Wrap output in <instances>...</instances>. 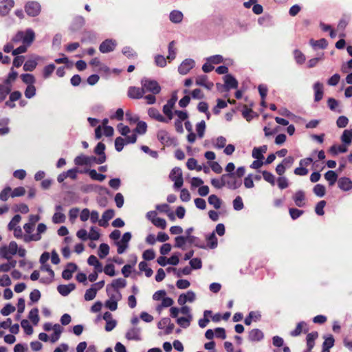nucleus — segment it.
I'll return each mask as SVG.
<instances>
[{"instance_id": "obj_14", "label": "nucleus", "mask_w": 352, "mask_h": 352, "mask_svg": "<svg viewBox=\"0 0 352 352\" xmlns=\"http://www.w3.org/2000/svg\"><path fill=\"white\" fill-rule=\"evenodd\" d=\"M78 266L74 263H68L62 272V277L65 280H69L72 278V274L77 270Z\"/></svg>"}, {"instance_id": "obj_15", "label": "nucleus", "mask_w": 352, "mask_h": 352, "mask_svg": "<svg viewBox=\"0 0 352 352\" xmlns=\"http://www.w3.org/2000/svg\"><path fill=\"white\" fill-rule=\"evenodd\" d=\"M264 338V333L258 329H253L248 333V340L250 342H260Z\"/></svg>"}, {"instance_id": "obj_8", "label": "nucleus", "mask_w": 352, "mask_h": 352, "mask_svg": "<svg viewBox=\"0 0 352 352\" xmlns=\"http://www.w3.org/2000/svg\"><path fill=\"white\" fill-rule=\"evenodd\" d=\"M215 233L220 236V223L216 226L214 231L206 236L207 246L211 249L215 248L218 245V240Z\"/></svg>"}, {"instance_id": "obj_3", "label": "nucleus", "mask_w": 352, "mask_h": 352, "mask_svg": "<svg viewBox=\"0 0 352 352\" xmlns=\"http://www.w3.org/2000/svg\"><path fill=\"white\" fill-rule=\"evenodd\" d=\"M141 85L143 87L144 91L151 92L153 94H157L161 91V87L159 83L154 80H151L146 78L142 79Z\"/></svg>"}, {"instance_id": "obj_40", "label": "nucleus", "mask_w": 352, "mask_h": 352, "mask_svg": "<svg viewBox=\"0 0 352 352\" xmlns=\"http://www.w3.org/2000/svg\"><path fill=\"white\" fill-rule=\"evenodd\" d=\"M28 318L34 325H36L38 323L39 316L38 308H33L30 310L29 312Z\"/></svg>"}, {"instance_id": "obj_21", "label": "nucleus", "mask_w": 352, "mask_h": 352, "mask_svg": "<svg viewBox=\"0 0 352 352\" xmlns=\"http://www.w3.org/2000/svg\"><path fill=\"white\" fill-rule=\"evenodd\" d=\"M309 329L307 327V324L304 322H300L297 324L296 327L294 330L290 332V336L293 337L298 336L300 335V333L304 331L305 333L308 332Z\"/></svg>"}, {"instance_id": "obj_43", "label": "nucleus", "mask_w": 352, "mask_h": 352, "mask_svg": "<svg viewBox=\"0 0 352 352\" xmlns=\"http://www.w3.org/2000/svg\"><path fill=\"white\" fill-rule=\"evenodd\" d=\"M138 267L140 271L145 272L146 276L151 277L152 276L153 272L151 268L148 267V264L146 262L141 261L139 263Z\"/></svg>"}, {"instance_id": "obj_12", "label": "nucleus", "mask_w": 352, "mask_h": 352, "mask_svg": "<svg viewBox=\"0 0 352 352\" xmlns=\"http://www.w3.org/2000/svg\"><path fill=\"white\" fill-rule=\"evenodd\" d=\"M116 43L111 39H106L99 46V50L102 53H109L115 49Z\"/></svg>"}, {"instance_id": "obj_39", "label": "nucleus", "mask_w": 352, "mask_h": 352, "mask_svg": "<svg viewBox=\"0 0 352 352\" xmlns=\"http://www.w3.org/2000/svg\"><path fill=\"white\" fill-rule=\"evenodd\" d=\"M186 166L189 170H196L197 171H201L202 170L201 166L198 165L197 160L193 157L188 160Z\"/></svg>"}, {"instance_id": "obj_58", "label": "nucleus", "mask_w": 352, "mask_h": 352, "mask_svg": "<svg viewBox=\"0 0 352 352\" xmlns=\"http://www.w3.org/2000/svg\"><path fill=\"white\" fill-rule=\"evenodd\" d=\"M212 314V311H210V310H206L204 311V318L202 319H200L199 320V325L200 327L204 328V327H206V325L208 324V323L210 321L209 319L208 318V317L209 316H211Z\"/></svg>"}, {"instance_id": "obj_26", "label": "nucleus", "mask_w": 352, "mask_h": 352, "mask_svg": "<svg viewBox=\"0 0 352 352\" xmlns=\"http://www.w3.org/2000/svg\"><path fill=\"white\" fill-rule=\"evenodd\" d=\"M267 150V147L266 145H263L260 147H255L252 150V155L254 158L256 160H263V153H265Z\"/></svg>"}, {"instance_id": "obj_56", "label": "nucleus", "mask_w": 352, "mask_h": 352, "mask_svg": "<svg viewBox=\"0 0 352 352\" xmlns=\"http://www.w3.org/2000/svg\"><path fill=\"white\" fill-rule=\"evenodd\" d=\"M294 58L298 64L302 65L305 63L306 58L305 56L298 50H295L294 52Z\"/></svg>"}, {"instance_id": "obj_2", "label": "nucleus", "mask_w": 352, "mask_h": 352, "mask_svg": "<svg viewBox=\"0 0 352 352\" xmlns=\"http://www.w3.org/2000/svg\"><path fill=\"white\" fill-rule=\"evenodd\" d=\"M242 179L236 177L235 173L221 175V186H227L230 189H236L241 186Z\"/></svg>"}, {"instance_id": "obj_50", "label": "nucleus", "mask_w": 352, "mask_h": 352, "mask_svg": "<svg viewBox=\"0 0 352 352\" xmlns=\"http://www.w3.org/2000/svg\"><path fill=\"white\" fill-rule=\"evenodd\" d=\"M135 132L139 134H144L147 130V124L144 121H138Z\"/></svg>"}, {"instance_id": "obj_59", "label": "nucleus", "mask_w": 352, "mask_h": 352, "mask_svg": "<svg viewBox=\"0 0 352 352\" xmlns=\"http://www.w3.org/2000/svg\"><path fill=\"white\" fill-rule=\"evenodd\" d=\"M36 94V87L34 85H29L25 90V96L27 98H32Z\"/></svg>"}, {"instance_id": "obj_52", "label": "nucleus", "mask_w": 352, "mask_h": 352, "mask_svg": "<svg viewBox=\"0 0 352 352\" xmlns=\"http://www.w3.org/2000/svg\"><path fill=\"white\" fill-rule=\"evenodd\" d=\"M314 194L319 197H322L325 195V187L322 184H316L313 189Z\"/></svg>"}, {"instance_id": "obj_30", "label": "nucleus", "mask_w": 352, "mask_h": 352, "mask_svg": "<svg viewBox=\"0 0 352 352\" xmlns=\"http://www.w3.org/2000/svg\"><path fill=\"white\" fill-rule=\"evenodd\" d=\"M261 314L258 311H250L248 316L245 318L244 323L246 325H250L252 321H258L261 318Z\"/></svg>"}, {"instance_id": "obj_41", "label": "nucleus", "mask_w": 352, "mask_h": 352, "mask_svg": "<svg viewBox=\"0 0 352 352\" xmlns=\"http://www.w3.org/2000/svg\"><path fill=\"white\" fill-rule=\"evenodd\" d=\"M89 177L96 181L102 182L106 178V175L100 173H98L95 169H91L88 170Z\"/></svg>"}, {"instance_id": "obj_34", "label": "nucleus", "mask_w": 352, "mask_h": 352, "mask_svg": "<svg viewBox=\"0 0 352 352\" xmlns=\"http://www.w3.org/2000/svg\"><path fill=\"white\" fill-rule=\"evenodd\" d=\"M169 18L171 22L179 23L183 19V14L180 11L173 10L170 13Z\"/></svg>"}, {"instance_id": "obj_63", "label": "nucleus", "mask_w": 352, "mask_h": 352, "mask_svg": "<svg viewBox=\"0 0 352 352\" xmlns=\"http://www.w3.org/2000/svg\"><path fill=\"white\" fill-rule=\"evenodd\" d=\"M12 254L10 253V251L8 250L7 245H3L0 248V257L2 258H5L6 260H9L11 258Z\"/></svg>"}, {"instance_id": "obj_9", "label": "nucleus", "mask_w": 352, "mask_h": 352, "mask_svg": "<svg viewBox=\"0 0 352 352\" xmlns=\"http://www.w3.org/2000/svg\"><path fill=\"white\" fill-rule=\"evenodd\" d=\"M131 239V234L129 232H125L122 237L121 241L116 242V245L118 247L117 252L119 254H123L125 250L128 248V243L129 241Z\"/></svg>"}, {"instance_id": "obj_57", "label": "nucleus", "mask_w": 352, "mask_h": 352, "mask_svg": "<svg viewBox=\"0 0 352 352\" xmlns=\"http://www.w3.org/2000/svg\"><path fill=\"white\" fill-rule=\"evenodd\" d=\"M15 307L12 305L11 304L8 303L6 304L1 309V314L4 316H7L10 315L11 313L14 312L15 311Z\"/></svg>"}, {"instance_id": "obj_54", "label": "nucleus", "mask_w": 352, "mask_h": 352, "mask_svg": "<svg viewBox=\"0 0 352 352\" xmlns=\"http://www.w3.org/2000/svg\"><path fill=\"white\" fill-rule=\"evenodd\" d=\"M21 325L27 335H32L33 333V328L30 324V322H28V320H22L21 322Z\"/></svg>"}, {"instance_id": "obj_13", "label": "nucleus", "mask_w": 352, "mask_h": 352, "mask_svg": "<svg viewBox=\"0 0 352 352\" xmlns=\"http://www.w3.org/2000/svg\"><path fill=\"white\" fill-rule=\"evenodd\" d=\"M144 94L143 87H130L128 89L127 96L132 99H140Z\"/></svg>"}, {"instance_id": "obj_32", "label": "nucleus", "mask_w": 352, "mask_h": 352, "mask_svg": "<svg viewBox=\"0 0 352 352\" xmlns=\"http://www.w3.org/2000/svg\"><path fill=\"white\" fill-rule=\"evenodd\" d=\"M341 141L346 146H349L352 141V129H346L343 131L341 136Z\"/></svg>"}, {"instance_id": "obj_20", "label": "nucleus", "mask_w": 352, "mask_h": 352, "mask_svg": "<svg viewBox=\"0 0 352 352\" xmlns=\"http://www.w3.org/2000/svg\"><path fill=\"white\" fill-rule=\"evenodd\" d=\"M63 210V207L60 205L56 206V212L54 214L52 217V221L54 223H64L66 217L65 215L60 212V211Z\"/></svg>"}, {"instance_id": "obj_11", "label": "nucleus", "mask_w": 352, "mask_h": 352, "mask_svg": "<svg viewBox=\"0 0 352 352\" xmlns=\"http://www.w3.org/2000/svg\"><path fill=\"white\" fill-rule=\"evenodd\" d=\"M14 6V0H3L0 3V15L5 16L8 14Z\"/></svg>"}, {"instance_id": "obj_18", "label": "nucleus", "mask_w": 352, "mask_h": 352, "mask_svg": "<svg viewBox=\"0 0 352 352\" xmlns=\"http://www.w3.org/2000/svg\"><path fill=\"white\" fill-rule=\"evenodd\" d=\"M293 200L298 207H303L305 206V192L300 190L295 192L293 195Z\"/></svg>"}, {"instance_id": "obj_37", "label": "nucleus", "mask_w": 352, "mask_h": 352, "mask_svg": "<svg viewBox=\"0 0 352 352\" xmlns=\"http://www.w3.org/2000/svg\"><path fill=\"white\" fill-rule=\"evenodd\" d=\"M310 44L314 48L324 49L327 47L328 43L325 38H321L318 41L311 39Z\"/></svg>"}, {"instance_id": "obj_24", "label": "nucleus", "mask_w": 352, "mask_h": 352, "mask_svg": "<svg viewBox=\"0 0 352 352\" xmlns=\"http://www.w3.org/2000/svg\"><path fill=\"white\" fill-rule=\"evenodd\" d=\"M338 184V187L344 191H348L352 188V181L348 177L340 178Z\"/></svg>"}, {"instance_id": "obj_28", "label": "nucleus", "mask_w": 352, "mask_h": 352, "mask_svg": "<svg viewBox=\"0 0 352 352\" xmlns=\"http://www.w3.org/2000/svg\"><path fill=\"white\" fill-rule=\"evenodd\" d=\"M126 338L128 340H140L141 338L140 336V329L138 328H131L129 329L125 336Z\"/></svg>"}, {"instance_id": "obj_61", "label": "nucleus", "mask_w": 352, "mask_h": 352, "mask_svg": "<svg viewBox=\"0 0 352 352\" xmlns=\"http://www.w3.org/2000/svg\"><path fill=\"white\" fill-rule=\"evenodd\" d=\"M175 243L174 246L175 248L184 249V246L187 242V239L184 236H178L175 237Z\"/></svg>"}, {"instance_id": "obj_62", "label": "nucleus", "mask_w": 352, "mask_h": 352, "mask_svg": "<svg viewBox=\"0 0 352 352\" xmlns=\"http://www.w3.org/2000/svg\"><path fill=\"white\" fill-rule=\"evenodd\" d=\"M21 217L19 214H16L8 223V228L9 230H12L16 228V225L20 222Z\"/></svg>"}, {"instance_id": "obj_1", "label": "nucleus", "mask_w": 352, "mask_h": 352, "mask_svg": "<svg viewBox=\"0 0 352 352\" xmlns=\"http://www.w3.org/2000/svg\"><path fill=\"white\" fill-rule=\"evenodd\" d=\"M221 74H225L222 77L223 84L221 85V92L229 91L232 89H236L238 87V80L230 74H228V68L226 66H221Z\"/></svg>"}, {"instance_id": "obj_25", "label": "nucleus", "mask_w": 352, "mask_h": 352, "mask_svg": "<svg viewBox=\"0 0 352 352\" xmlns=\"http://www.w3.org/2000/svg\"><path fill=\"white\" fill-rule=\"evenodd\" d=\"M35 34L31 29L27 30L23 34V45L30 46L34 41Z\"/></svg>"}, {"instance_id": "obj_38", "label": "nucleus", "mask_w": 352, "mask_h": 352, "mask_svg": "<svg viewBox=\"0 0 352 352\" xmlns=\"http://www.w3.org/2000/svg\"><path fill=\"white\" fill-rule=\"evenodd\" d=\"M12 89L8 85L1 83L0 84V103L3 102L10 93Z\"/></svg>"}, {"instance_id": "obj_5", "label": "nucleus", "mask_w": 352, "mask_h": 352, "mask_svg": "<svg viewBox=\"0 0 352 352\" xmlns=\"http://www.w3.org/2000/svg\"><path fill=\"white\" fill-rule=\"evenodd\" d=\"M24 8L26 14L30 16H38L41 10L40 3L35 1H28L25 5Z\"/></svg>"}, {"instance_id": "obj_51", "label": "nucleus", "mask_w": 352, "mask_h": 352, "mask_svg": "<svg viewBox=\"0 0 352 352\" xmlns=\"http://www.w3.org/2000/svg\"><path fill=\"white\" fill-rule=\"evenodd\" d=\"M112 290H113L109 285L107 286L106 291L107 295L109 297L110 300H120L122 298V295L120 292H116L117 294H114L112 293Z\"/></svg>"}, {"instance_id": "obj_35", "label": "nucleus", "mask_w": 352, "mask_h": 352, "mask_svg": "<svg viewBox=\"0 0 352 352\" xmlns=\"http://www.w3.org/2000/svg\"><path fill=\"white\" fill-rule=\"evenodd\" d=\"M207 76L205 75L199 76L196 78V85L210 89L213 86V83L207 82Z\"/></svg>"}, {"instance_id": "obj_10", "label": "nucleus", "mask_w": 352, "mask_h": 352, "mask_svg": "<svg viewBox=\"0 0 352 352\" xmlns=\"http://www.w3.org/2000/svg\"><path fill=\"white\" fill-rule=\"evenodd\" d=\"M195 66V61L192 59L188 58L184 60L179 66L178 72L182 75H185Z\"/></svg>"}, {"instance_id": "obj_42", "label": "nucleus", "mask_w": 352, "mask_h": 352, "mask_svg": "<svg viewBox=\"0 0 352 352\" xmlns=\"http://www.w3.org/2000/svg\"><path fill=\"white\" fill-rule=\"evenodd\" d=\"M226 142V138H224L221 136V148L225 147L224 150H223V153L227 155H230L234 153V151L235 150V147L233 144H228L226 146H225Z\"/></svg>"}, {"instance_id": "obj_53", "label": "nucleus", "mask_w": 352, "mask_h": 352, "mask_svg": "<svg viewBox=\"0 0 352 352\" xmlns=\"http://www.w3.org/2000/svg\"><path fill=\"white\" fill-rule=\"evenodd\" d=\"M56 67L54 64H49L46 65L43 72V76L44 78H48L54 72Z\"/></svg>"}, {"instance_id": "obj_7", "label": "nucleus", "mask_w": 352, "mask_h": 352, "mask_svg": "<svg viewBox=\"0 0 352 352\" xmlns=\"http://www.w3.org/2000/svg\"><path fill=\"white\" fill-rule=\"evenodd\" d=\"M157 137L158 140L164 146H170L176 144V139L172 138L165 130L159 131Z\"/></svg>"}, {"instance_id": "obj_45", "label": "nucleus", "mask_w": 352, "mask_h": 352, "mask_svg": "<svg viewBox=\"0 0 352 352\" xmlns=\"http://www.w3.org/2000/svg\"><path fill=\"white\" fill-rule=\"evenodd\" d=\"M109 246L107 243H102L99 246L98 256L100 258H104L109 254Z\"/></svg>"}, {"instance_id": "obj_49", "label": "nucleus", "mask_w": 352, "mask_h": 352, "mask_svg": "<svg viewBox=\"0 0 352 352\" xmlns=\"http://www.w3.org/2000/svg\"><path fill=\"white\" fill-rule=\"evenodd\" d=\"M21 78L28 85H33L36 80L34 76L31 74H23L21 75Z\"/></svg>"}, {"instance_id": "obj_19", "label": "nucleus", "mask_w": 352, "mask_h": 352, "mask_svg": "<svg viewBox=\"0 0 352 352\" xmlns=\"http://www.w3.org/2000/svg\"><path fill=\"white\" fill-rule=\"evenodd\" d=\"M92 162H94L93 156L80 155L74 159V163L77 166L90 165Z\"/></svg>"}, {"instance_id": "obj_22", "label": "nucleus", "mask_w": 352, "mask_h": 352, "mask_svg": "<svg viewBox=\"0 0 352 352\" xmlns=\"http://www.w3.org/2000/svg\"><path fill=\"white\" fill-rule=\"evenodd\" d=\"M76 285L74 283H69L68 285H60L57 287V290L60 294L63 296L69 295V294L74 290Z\"/></svg>"}, {"instance_id": "obj_36", "label": "nucleus", "mask_w": 352, "mask_h": 352, "mask_svg": "<svg viewBox=\"0 0 352 352\" xmlns=\"http://www.w3.org/2000/svg\"><path fill=\"white\" fill-rule=\"evenodd\" d=\"M324 178L327 181L329 182L330 186H333L338 179V175L333 170H328L324 174Z\"/></svg>"}, {"instance_id": "obj_16", "label": "nucleus", "mask_w": 352, "mask_h": 352, "mask_svg": "<svg viewBox=\"0 0 352 352\" xmlns=\"http://www.w3.org/2000/svg\"><path fill=\"white\" fill-rule=\"evenodd\" d=\"M41 270L47 272L50 275V278H42L40 279V282L41 283H44V284L51 283L54 278L55 274H54V272L53 271V270L50 266V265L46 264V265H41Z\"/></svg>"}, {"instance_id": "obj_44", "label": "nucleus", "mask_w": 352, "mask_h": 352, "mask_svg": "<svg viewBox=\"0 0 352 352\" xmlns=\"http://www.w3.org/2000/svg\"><path fill=\"white\" fill-rule=\"evenodd\" d=\"M242 115L247 121L250 122L253 119L254 113L251 109L248 108V107L245 105L242 110Z\"/></svg>"}, {"instance_id": "obj_64", "label": "nucleus", "mask_w": 352, "mask_h": 352, "mask_svg": "<svg viewBox=\"0 0 352 352\" xmlns=\"http://www.w3.org/2000/svg\"><path fill=\"white\" fill-rule=\"evenodd\" d=\"M12 192V189L10 186L6 187L1 192H0V199L3 201H6L8 199L9 196Z\"/></svg>"}, {"instance_id": "obj_46", "label": "nucleus", "mask_w": 352, "mask_h": 352, "mask_svg": "<svg viewBox=\"0 0 352 352\" xmlns=\"http://www.w3.org/2000/svg\"><path fill=\"white\" fill-rule=\"evenodd\" d=\"M97 292L98 289H96L95 287L91 286V288L87 289V291L85 292L84 296L85 300L87 301L93 300L96 297Z\"/></svg>"}, {"instance_id": "obj_31", "label": "nucleus", "mask_w": 352, "mask_h": 352, "mask_svg": "<svg viewBox=\"0 0 352 352\" xmlns=\"http://www.w3.org/2000/svg\"><path fill=\"white\" fill-rule=\"evenodd\" d=\"M347 150H348L347 146H346L344 144L342 145H336L335 144L330 147L329 152L332 155H336L338 153H346L347 151Z\"/></svg>"}, {"instance_id": "obj_29", "label": "nucleus", "mask_w": 352, "mask_h": 352, "mask_svg": "<svg viewBox=\"0 0 352 352\" xmlns=\"http://www.w3.org/2000/svg\"><path fill=\"white\" fill-rule=\"evenodd\" d=\"M126 285V280L120 278L113 280L112 281V283L109 285L111 287V288H112L113 289L114 292H119L118 289L120 288L125 287Z\"/></svg>"}, {"instance_id": "obj_4", "label": "nucleus", "mask_w": 352, "mask_h": 352, "mask_svg": "<svg viewBox=\"0 0 352 352\" xmlns=\"http://www.w3.org/2000/svg\"><path fill=\"white\" fill-rule=\"evenodd\" d=\"M169 178L174 182V187L180 188L184 184L182 170L179 167H175L169 175Z\"/></svg>"}, {"instance_id": "obj_33", "label": "nucleus", "mask_w": 352, "mask_h": 352, "mask_svg": "<svg viewBox=\"0 0 352 352\" xmlns=\"http://www.w3.org/2000/svg\"><path fill=\"white\" fill-rule=\"evenodd\" d=\"M18 73L12 68L11 72L9 73L3 83L12 89V83L16 79Z\"/></svg>"}, {"instance_id": "obj_47", "label": "nucleus", "mask_w": 352, "mask_h": 352, "mask_svg": "<svg viewBox=\"0 0 352 352\" xmlns=\"http://www.w3.org/2000/svg\"><path fill=\"white\" fill-rule=\"evenodd\" d=\"M54 329V333L51 336V342H56L60 336L61 333V329L60 326L58 324H56L53 327Z\"/></svg>"}, {"instance_id": "obj_6", "label": "nucleus", "mask_w": 352, "mask_h": 352, "mask_svg": "<svg viewBox=\"0 0 352 352\" xmlns=\"http://www.w3.org/2000/svg\"><path fill=\"white\" fill-rule=\"evenodd\" d=\"M105 148V144L102 142H98L94 148V153L98 155V157L93 156L94 161L96 164H101L106 161Z\"/></svg>"}, {"instance_id": "obj_23", "label": "nucleus", "mask_w": 352, "mask_h": 352, "mask_svg": "<svg viewBox=\"0 0 352 352\" xmlns=\"http://www.w3.org/2000/svg\"><path fill=\"white\" fill-rule=\"evenodd\" d=\"M148 114L151 118L161 122H168V120L155 108L151 107L148 110Z\"/></svg>"}, {"instance_id": "obj_48", "label": "nucleus", "mask_w": 352, "mask_h": 352, "mask_svg": "<svg viewBox=\"0 0 352 352\" xmlns=\"http://www.w3.org/2000/svg\"><path fill=\"white\" fill-rule=\"evenodd\" d=\"M37 65V62L35 60H28L23 65V70L25 72L33 71Z\"/></svg>"}, {"instance_id": "obj_55", "label": "nucleus", "mask_w": 352, "mask_h": 352, "mask_svg": "<svg viewBox=\"0 0 352 352\" xmlns=\"http://www.w3.org/2000/svg\"><path fill=\"white\" fill-rule=\"evenodd\" d=\"M214 336L216 338H220V327H217L214 332L212 329H208L205 333L206 338L208 340H212Z\"/></svg>"}, {"instance_id": "obj_27", "label": "nucleus", "mask_w": 352, "mask_h": 352, "mask_svg": "<svg viewBox=\"0 0 352 352\" xmlns=\"http://www.w3.org/2000/svg\"><path fill=\"white\" fill-rule=\"evenodd\" d=\"M317 331L309 333L307 336V347L309 351H311L315 345V340L318 338Z\"/></svg>"}, {"instance_id": "obj_17", "label": "nucleus", "mask_w": 352, "mask_h": 352, "mask_svg": "<svg viewBox=\"0 0 352 352\" xmlns=\"http://www.w3.org/2000/svg\"><path fill=\"white\" fill-rule=\"evenodd\" d=\"M313 89L314 91V100L316 102H319L322 99L323 94H324V87L322 83L319 81L315 82L313 85Z\"/></svg>"}, {"instance_id": "obj_60", "label": "nucleus", "mask_w": 352, "mask_h": 352, "mask_svg": "<svg viewBox=\"0 0 352 352\" xmlns=\"http://www.w3.org/2000/svg\"><path fill=\"white\" fill-rule=\"evenodd\" d=\"M126 144L125 140L121 137H118L115 140V148L118 152L122 151L124 146Z\"/></svg>"}]
</instances>
